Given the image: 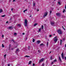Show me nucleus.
I'll use <instances>...</instances> for the list:
<instances>
[{
  "instance_id": "nucleus-1",
  "label": "nucleus",
  "mask_w": 66,
  "mask_h": 66,
  "mask_svg": "<svg viewBox=\"0 0 66 66\" xmlns=\"http://www.w3.org/2000/svg\"><path fill=\"white\" fill-rule=\"evenodd\" d=\"M28 21H27V20H25V22H24V26L26 27H27V25H28Z\"/></svg>"
},
{
  "instance_id": "nucleus-2",
  "label": "nucleus",
  "mask_w": 66,
  "mask_h": 66,
  "mask_svg": "<svg viewBox=\"0 0 66 66\" xmlns=\"http://www.w3.org/2000/svg\"><path fill=\"white\" fill-rule=\"evenodd\" d=\"M57 32H58V33H59V34L60 35L62 34V31H61V29H59L58 30Z\"/></svg>"
},
{
  "instance_id": "nucleus-3",
  "label": "nucleus",
  "mask_w": 66,
  "mask_h": 66,
  "mask_svg": "<svg viewBox=\"0 0 66 66\" xmlns=\"http://www.w3.org/2000/svg\"><path fill=\"white\" fill-rule=\"evenodd\" d=\"M54 41L55 43H56V41H57V37L56 36L54 38Z\"/></svg>"
},
{
  "instance_id": "nucleus-4",
  "label": "nucleus",
  "mask_w": 66,
  "mask_h": 66,
  "mask_svg": "<svg viewBox=\"0 0 66 66\" xmlns=\"http://www.w3.org/2000/svg\"><path fill=\"white\" fill-rule=\"evenodd\" d=\"M47 14L48 13H47V12H45L44 14L43 15V17H45L47 15Z\"/></svg>"
},
{
  "instance_id": "nucleus-5",
  "label": "nucleus",
  "mask_w": 66,
  "mask_h": 66,
  "mask_svg": "<svg viewBox=\"0 0 66 66\" xmlns=\"http://www.w3.org/2000/svg\"><path fill=\"white\" fill-rule=\"evenodd\" d=\"M55 22L54 21H53V22H51V25L52 26H53V24H54Z\"/></svg>"
},
{
  "instance_id": "nucleus-6",
  "label": "nucleus",
  "mask_w": 66,
  "mask_h": 66,
  "mask_svg": "<svg viewBox=\"0 0 66 66\" xmlns=\"http://www.w3.org/2000/svg\"><path fill=\"white\" fill-rule=\"evenodd\" d=\"M61 56L62 59H64V53H62Z\"/></svg>"
},
{
  "instance_id": "nucleus-7",
  "label": "nucleus",
  "mask_w": 66,
  "mask_h": 66,
  "mask_svg": "<svg viewBox=\"0 0 66 66\" xmlns=\"http://www.w3.org/2000/svg\"><path fill=\"white\" fill-rule=\"evenodd\" d=\"M56 15L58 16H61V13H57L56 14Z\"/></svg>"
},
{
  "instance_id": "nucleus-8",
  "label": "nucleus",
  "mask_w": 66,
  "mask_h": 66,
  "mask_svg": "<svg viewBox=\"0 0 66 66\" xmlns=\"http://www.w3.org/2000/svg\"><path fill=\"white\" fill-rule=\"evenodd\" d=\"M44 58H42L39 61V63H41V62H43V61H44Z\"/></svg>"
},
{
  "instance_id": "nucleus-9",
  "label": "nucleus",
  "mask_w": 66,
  "mask_h": 66,
  "mask_svg": "<svg viewBox=\"0 0 66 66\" xmlns=\"http://www.w3.org/2000/svg\"><path fill=\"white\" fill-rule=\"evenodd\" d=\"M19 51V49L18 48L17 49H16V51H15V53L17 54L18 52Z\"/></svg>"
},
{
  "instance_id": "nucleus-10",
  "label": "nucleus",
  "mask_w": 66,
  "mask_h": 66,
  "mask_svg": "<svg viewBox=\"0 0 66 66\" xmlns=\"http://www.w3.org/2000/svg\"><path fill=\"white\" fill-rule=\"evenodd\" d=\"M37 44H39V43H40L41 42L40 41V40H38L37 41Z\"/></svg>"
},
{
  "instance_id": "nucleus-11",
  "label": "nucleus",
  "mask_w": 66,
  "mask_h": 66,
  "mask_svg": "<svg viewBox=\"0 0 66 66\" xmlns=\"http://www.w3.org/2000/svg\"><path fill=\"white\" fill-rule=\"evenodd\" d=\"M59 60L60 61V62H62V60H61V57H60L59 56Z\"/></svg>"
},
{
  "instance_id": "nucleus-12",
  "label": "nucleus",
  "mask_w": 66,
  "mask_h": 66,
  "mask_svg": "<svg viewBox=\"0 0 66 66\" xmlns=\"http://www.w3.org/2000/svg\"><path fill=\"white\" fill-rule=\"evenodd\" d=\"M2 12H3V10L2 9H0V13H2Z\"/></svg>"
},
{
  "instance_id": "nucleus-13",
  "label": "nucleus",
  "mask_w": 66,
  "mask_h": 66,
  "mask_svg": "<svg viewBox=\"0 0 66 66\" xmlns=\"http://www.w3.org/2000/svg\"><path fill=\"white\" fill-rule=\"evenodd\" d=\"M53 62H57V60H56V59H55V60L53 61Z\"/></svg>"
},
{
  "instance_id": "nucleus-14",
  "label": "nucleus",
  "mask_w": 66,
  "mask_h": 66,
  "mask_svg": "<svg viewBox=\"0 0 66 66\" xmlns=\"http://www.w3.org/2000/svg\"><path fill=\"white\" fill-rule=\"evenodd\" d=\"M31 63H32V61H29L28 64L30 65V64Z\"/></svg>"
},
{
  "instance_id": "nucleus-15",
  "label": "nucleus",
  "mask_w": 66,
  "mask_h": 66,
  "mask_svg": "<svg viewBox=\"0 0 66 66\" xmlns=\"http://www.w3.org/2000/svg\"><path fill=\"white\" fill-rule=\"evenodd\" d=\"M9 50H10V48L11 47V44H10L9 45Z\"/></svg>"
},
{
  "instance_id": "nucleus-16",
  "label": "nucleus",
  "mask_w": 66,
  "mask_h": 66,
  "mask_svg": "<svg viewBox=\"0 0 66 66\" xmlns=\"http://www.w3.org/2000/svg\"><path fill=\"white\" fill-rule=\"evenodd\" d=\"M24 57H30V56H29L26 55Z\"/></svg>"
},
{
  "instance_id": "nucleus-17",
  "label": "nucleus",
  "mask_w": 66,
  "mask_h": 66,
  "mask_svg": "<svg viewBox=\"0 0 66 66\" xmlns=\"http://www.w3.org/2000/svg\"><path fill=\"white\" fill-rule=\"evenodd\" d=\"M18 27H21V25L20 24H18Z\"/></svg>"
},
{
  "instance_id": "nucleus-18",
  "label": "nucleus",
  "mask_w": 66,
  "mask_h": 66,
  "mask_svg": "<svg viewBox=\"0 0 66 66\" xmlns=\"http://www.w3.org/2000/svg\"><path fill=\"white\" fill-rule=\"evenodd\" d=\"M43 45H44V44H43V43H42L41 44H40V46H43Z\"/></svg>"
},
{
  "instance_id": "nucleus-19",
  "label": "nucleus",
  "mask_w": 66,
  "mask_h": 66,
  "mask_svg": "<svg viewBox=\"0 0 66 66\" xmlns=\"http://www.w3.org/2000/svg\"><path fill=\"white\" fill-rule=\"evenodd\" d=\"M30 48H30V46H28V50H29V49H30Z\"/></svg>"
},
{
  "instance_id": "nucleus-20",
  "label": "nucleus",
  "mask_w": 66,
  "mask_h": 66,
  "mask_svg": "<svg viewBox=\"0 0 66 66\" xmlns=\"http://www.w3.org/2000/svg\"><path fill=\"white\" fill-rule=\"evenodd\" d=\"M41 28H42V29H44V26L43 25H42Z\"/></svg>"
},
{
  "instance_id": "nucleus-21",
  "label": "nucleus",
  "mask_w": 66,
  "mask_h": 66,
  "mask_svg": "<svg viewBox=\"0 0 66 66\" xmlns=\"http://www.w3.org/2000/svg\"><path fill=\"white\" fill-rule=\"evenodd\" d=\"M62 40H60V45H62Z\"/></svg>"
},
{
  "instance_id": "nucleus-22",
  "label": "nucleus",
  "mask_w": 66,
  "mask_h": 66,
  "mask_svg": "<svg viewBox=\"0 0 66 66\" xmlns=\"http://www.w3.org/2000/svg\"><path fill=\"white\" fill-rule=\"evenodd\" d=\"M37 23L35 24L34 25V27H35V26H36V25H37Z\"/></svg>"
},
{
  "instance_id": "nucleus-23",
  "label": "nucleus",
  "mask_w": 66,
  "mask_h": 66,
  "mask_svg": "<svg viewBox=\"0 0 66 66\" xmlns=\"http://www.w3.org/2000/svg\"><path fill=\"white\" fill-rule=\"evenodd\" d=\"M5 15H1V17H5Z\"/></svg>"
},
{
  "instance_id": "nucleus-24",
  "label": "nucleus",
  "mask_w": 66,
  "mask_h": 66,
  "mask_svg": "<svg viewBox=\"0 0 66 66\" xmlns=\"http://www.w3.org/2000/svg\"><path fill=\"white\" fill-rule=\"evenodd\" d=\"M58 3L59 4V5H60L61 4V3H60V2H58Z\"/></svg>"
},
{
  "instance_id": "nucleus-25",
  "label": "nucleus",
  "mask_w": 66,
  "mask_h": 66,
  "mask_svg": "<svg viewBox=\"0 0 66 66\" xmlns=\"http://www.w3.org/2000/svg\"><path fill=\"white\" fill-rule=\"evenodd\" d=\"M16 35H17V34L16 33H14V35L15 36Z\"/></svg>"
},
{
  "instance_id": "nucleus-26",
  "label": "nucleus",
  "mask_w": 66,
  "mask_h": 66,
  "mask_svg": "<svg viewBox=\"0 0 66 66\" xmlns=\"http://www.w3.org/2000/svg\"><path fill=\"white\" fill-rule=\"evenodd\" d=\"M51 13H52V11L51 10L50 11V15H51Z\"/></svg>"
},
{
  "instance_id": "nucleus-27",
  "label": "nucleus",
  "mask_w": 66,
  "mask_h": 66,
  "mask_svg": "<svg viewBox=\"0 0 66 66\" xmlns=\"http://www.w3.org/2000/svg\"><path fill=\"white\" fill-rule=\"evenodd\" d=\"M49 44V42H47V46H48V44Z\"/></svg>"
},
{
  "instance_id": "nucleus-28",
  "label": "nucleus",
  "mask_w": 66,
  "mask_h": 66,
  "mask_svg": "<svg viewBox=\"0 0 66 66\" xmlns=\"http://www.w3.org/2000/svg\"><path fill=\"white\" fill-rule=\"evenodd\" d=\"M2 47H3V48L4 47V45L3 44H2Z\"/></svg>"
},
{
  "instance_id": "nucleus-29",
  "label": "nucleus",
  "mask_w": 66,
  "mask_h": 66,
  "mask_svg": "<svg viewBox=\"0 0 66 66\" xmlns=\"http://www.w3.org/2000/svg\"><path fill=\"white\" fill-rule=\"evenodd\" d=\"M53 59V58H52V56H51L50 57V60H52Z\"/></svg>"
},
{
  "instance_id": "nucleus-30",
  "label": "nucleus",
  "mask_w": 66,
  "mask_h": 66,
  "mask_svg": "<svg viewBox=\"0 0 66 66\" xmlns=\"http://www.w3.org/2000/svg\"><path fill=\"white\" fill-rule=\"evenodd\" d=\"M34 41H35V39H33L32 40V42L33 43H34Z\"/></svg>"
},
{
  "instance_id": "nucleus-31",
  "label": "nucleus",
  "mask_w": 66,
  "mask_h": 66,
  "mask_svg": "<svg viewBox=\"0 0 66 66\" xmlns=\"http://www.w3.org/2000/svg\"><path fill=\"white\" fill-rule=\"evenodd\" d=\"M27 11V9H26V10H24L23 11V12H24V13H25V12L26 11Z\"/></svg>"
},
{
  "instance_id": "nucleus-32",
  "label": "nucleus",
  "mask_w": 66,
  "mask_h": 66,
  "mask_svg": "<svg viewBox=\"0 0 66 66\" xmlns=\"http://www.w3.org/2000/svg\"><path fill=\"white\" fill-rule=\"evenodd\" d=\"M9 29H12V27L10 26V27H9Z\"/></svg>"
},
{
  "instance_id": "nucleus-33",
  "label": "nucleus",
  "mask_w": 66,
  "mask_h": 66,
  "mask_svg": "<svg viewBox=\"0 0 66 66\" xmlns=\"http://www.w3.org/2000/svg\"><path fill=\"white\" fill-rule=\"evenodd\" d=\"M12 41L13 42V43H15V41H14V39L12 40Z\"/></svg>"
},
{
  "instance_id": "nucleus-34",
  "label": "nucleus",
  "mask_w": 66,
  "mask_h": 66,
  "mask_svg": "<svg viewBox=\"0 0 66 66\" xmlns=\"http://www.w3.org/2000/svg\"><path fill=\"white\" fill-rule=\"evenodd\" d=\"M3 42H4V43H6V41H5V40H3Z\"/></svg>"
},
{
  "instance_id": "nucleus-35",
  "label": "nucleus",
  "mask_w": 66,
  "mask_h": 66,
  "mask_svg": "<svg viewBox=\"0 0 66 66\" xmlns=\"http://www.w3.org/2000/svg\"><path fill=\"white\" fill-rule=\"evenodd\" d=\"M65 11V9H64L63 11V13H64Z\"/></svg>"
},
{
  "instance_id": "nucleus-36",
  "label": "nucleus",
  "mask_w": 66,
  "mask_h": 66,
  "mask_svg": "<svg viewBox=\"0 0 66 66\" xmlns=\"http://www.w3.org/2000/svg\"><path fill=\"white\" fill-rule=\"evenodd\" d=\"M62 28L63 29V30H65V29L64 28V27H63V26H62Z\"/></svg>"
},
{
  "instance_id": "nucleus-37",
  "label": "nucleus",
  "mask_w": 66,
  "mask_h": 66,
  "mask_svg": "<svg viewBox=\"0 0 66 66\" xmlns=\"http://www.w3.org/2000/svg\"><path fill=\"white\" fill-rule=\"evenodd\" d=\"M40 31H41V29H40L39 30V32H40Z\"/></svg>"
},
{
  "instance_id": "nucleus-38",
  "label": "nucleus",
  "mask_w": 66,
  "mask_h": 66,
  "mask_svg": "<svg viewBox=\"0 0 66 66\" xmlns=\"http://www.w3.org/2000/svg\"><path fill=\"white\" fill-rule=\"evenodd\" d=\"M38 52H39V53H40V50H38Z\"/></svg>"
},
{
  "instance_id": "nucleus-39",
  "label": "nucleus",
  "mask_w": 66,
  "mask_h": 66,
  "mask_svg": "<svg viewBox=\"0 0 66 66\" xmlns=\"http://www.w3.org/2000/svg\"><path fill=\"white\" fill-rule=\"evenodd\" d=\"M6 54H5V55H4V57H6Z\"/></svg>"
},
{
  "instance_id": "nucleus-40",
  "label": "nucleus",
  "mask_w": 66,
  "mask_h": 66,
  "mask_svg": "<svg viewBox=\"0 0 66 66\" xmlns=\"http://www.w3.org/2000/svg\"><path fill=\"white\" fill-rule=\"evenodd\" d=\"M65 38H64L63 39V40H64V41L65 40Z\"/></svg>"
},
{
  "instance_id": "nucleus-41",
  "label": "nucleus",
  "mask_w": 66,
  "mask_h": 66,
  "mask_svg": "<svg viewBox=\"0 0 66 66\" xmlns=\"http://www.w3.org/2000/svg\"><path fill=\"white\" fill-rule=\"evenodd\" d=\"M51 36H52V35H49V37H51Z\"/></svg>"
},
{
  "instance_id": "nucleus-42",
  "label": "nucleus",
  "mask_w": 66,
  "mask_h": 66,
  "mask_svg": "<svg viewBox=\"0 0 66 66\" xmlns=\"http://www.w3.org/2000/svg\"><path fill=\"white\" fill-rule=\"evenodd\" d=\"M44 65H45V64H44V63H43V64H42V66H44Z\"/></svg>"
},
{
  "instance_id": "nucleus-43",
  "label": "nucleus",
  "mask_w": 66,
  "mask_h": 66,
  "mask_svg": "<svg viewBox=\"0 0 66 66\" xmlns=\"http://www.w3.org/2000/svg\"><path fill=\"white\" fill-rule=\"evenodd\" d=\"M35 3H34V4H33L34 6H35Z\"/></svg>"
},
{
  "instance_id": "nucleus-44",
  "label": "nucleus",
  "mask_w": 66,
  "mask_h": 66,
  "mask_svg": "<svg viewBox=\"0 0 66 66\" xmlns=\"http://www.w3.org/2000/svg\"><path fill=\"white\" fill-rule=\"evenodd\" d=\"M7 65L8 66H10V64H8Z\"/></svg>"
},
{
  "instance_id": "nucleus-45",
  "label": "nucleus",
  "mask_w": 66,
  "mask_h": 66,
  "mask_svg": "<svg viewBox=\"0 0 66 66\" xmlns=\"http://www.w3.org/2000/svg\"><path fill=\"white\" fill-rule=\"evenodd\" d=\"M33 66H35V64L33 63Z\"/></svg>"
},
{
  "instance_id": "nucleus-46",
  "label": "nucleus",
  "mask_w": 66,
  "mask_h": 66,
  "mask_svg": "<svg viewBox=\"0 0 66 66\" xmlns=\"http://www.w3.org/2000/svg\"><path fill=\"white\" fill-rule=\"evenodd\" d=\"M22 34V35H24V33H23Z\"/></svg>"
},
{
  "instance_id": "nucleus-47",
  "label": "nucleus",
  "mask_w": 66,
  "mask_h": 66,
  "mask_svg": "<svg viewBox=\"0 0 66 66\" xmlns=\"http://www.w3.org/2000/svg\"><path fill=\"white\" fill-rule=\"evenodd\" d=\"M13 9H11V10L12 11H13Z\"/></svg>"
},
{
  "instance_id": "nucleus-48",
  "label": "nucleus",
  "mask_w": 66,
  "mask_h": 66,
  "mask_svg": "<svg viewBox=\"0 0 66 66\" xmlns=\"http://www.w3.org/2000/svg\"><path fill=\"white\" fill-rule=\"evenodd\" d=\"M64 58H65V60H66V57H65Z\"/></svg>"
},
{
  "instance_id": "nucleus-49",
  "label": "nucleus",
  "mask_w": 66,
  "mask_h": 66,
  "mask_svg": "<svg viewBox=\"0 0 66 66\" xmlns=\"http://www.w3.org/2000/svg\"><path fill=\"white\" fill-rule=\"evenodd\" d=\"M65 9H66V5H65Z\"/></svg>"
},
{
  "instance_id": "nucleus-50",
  "label": "nucleus",
  "mask_w": 66,
  "mask_h": 66,
  "mask_svg": "<svg viewBox=\"0 0 66 66\" xmlns=\"http://www.w3.org/2000/svg\"><path fill=\"white\" fill-rule=\"evenodd\" d=\"M15 0H13L12 2H14V1H15Z\"/></svg>"
},
{
  "instance_id": "nucleus-51",
  "label": "nucleus",
  "mask_w": 66,
  "mask_h": 66,
  "mask_svg": "<svg viewBox=\"0 0 66 66\" xmlns=\"http://www.w3.org/2000/svg\"><path fill=\"white\" fill-rule=\"evenodd\" d=\"M47 62H48V60H47L46 61V64L47 63Z\"/></svg>"
},
{
  "instance_id": "nucleus-52",
  "label": "nucleus",
  "mask_w": 66,
  "mask_h": 66,
  "mask_svg": "<svg viewBox=\"0 0 66 66\" xmlns=\"http://www.w3.org/2000/svg\"><path fill=\"white\" fill-rule=\"evenodd\" d=\"M37 12H38L39 11V9H37Z\"/></svg>"
},
{
  "instance_id": "nucleus-53",
  "label": "nucleus",
  "mask_w": 66,
  "mask_h": 66,
  "mask_svg": "<svg viewBox=\"0 0 66 66\" xmlns=\"http://www.w3.org/2000/svg\"><path fill=\"white\" fill-rule=\"evenodd\" d=\"M51 53V51L50 53H49V54H50V53Z\"/></svg>"
},
{
  "instance_id": "nucleus-54",
  "label": "nucleus",
  "mask_w": 66,
  "mask_h": 66,
  "mask_svg": "<svg viewBox=\"0 0 66 66\" xmlns=\"http://www.w3.org/2000/svg\"><path fill=\"white\" fill-rule=\"evenodd\" d=\"M6 23H8V21H7L6 22Z\"/></svg>"
},
{
  "instance_id": "nucleus-55",
  "label": "nucleus",
  "mask_w": 66,
  "mask_h": 66,
  "mask_svg": "<svg viewBox=\"0 0 66 66\" xmlns=\"http://www.w3.org/2000/svg\"><path fill=\"white\" fill-rule=\"evenodd\" d=\"M53 62H52V63H51V64H53Z\"/></svg>"
},
{
  "instance_id": "nucleus-56",
  "label": "nucleus",
  "mask_w": 66,
  "mask_h": 66,
  "mask_svg": "<svg viewBox=\"0 0 66 66\" xmlns=\"http://www.w3.org/2000/svg\"><path fill=\"white\" fill-rule=\"evenodd\" d=\"M14 50V49H13V48H12V49H11V50Z\"/></svg>"
},
{
  "instance_id": "nucleus-57",
  "label": "nucleus",
  "mask_w": 66,
  "mask_h": 66,
  "mask_svg": "<svg viewBox=\"0 0 66 66\" xmlns=\"http://www.w3.org/2000/svg\"><path fill=\"white\" fill-rule=\"evenodd\" d=\"M63 18H65V16H63Z\"/></svg>"
},
{
  "instance_id": "nucleus-58",
  "label": "nucleus",
  "mask_w": 66,
  "mask_h": 66,
  "mask_svg": "<svg viewBox=\"0 0 66 66\" xmlns=\"http://www.w3.org/2000/svg\"><path fill=\"white\" fill-rule=\"evenodd\" d=\"M4 37V36L3 35L2 36V37Z\"/></svg>"
},
{
  "instance_id": "nucleus-59",
  "label": "nucleus",
  "mask_w": 66,
  "mask_h": 66,
  "mask_svg": "<svg viewBox=\"0 0 66 66\" xmlns=\"http://www.w3.org/2000/svg\"><path fill=\"white\" fill-rule=\"evenodd\" d=\"M27 38H26V40H27Z\"/></svg>"
},
{
  "instance_id": "nucleus-60",
  "label": "nucleus",
  "mask_w": 66,
  "mask_h": 66,
  "mask_svg": "<svg viewBox=\"0 0 66 66\" xmlns=\"http://www.w3.org/2000/svg\"><path fill=\"white\" fill-rule=\"evenodd\" d=\"M15 16V15H13V17H14Z\"/></svg>"
},
{
  "instance_id": "nucleus-61",
  "label": "nucleus",
  "mask_w": 66,
  "mask_h": 66,
  "mask_svg": "<svg viewBox=\"0 0 66 66\" xmlns=\"http://www.w3.org/2000/svg\"><path fill=\"white\" fill-rule=\"evenodd\" d=\"M65 47H66V44L65 45Z\"/></svg>"
},
{
  "instance_id": "nucleus-62",
  "label": "nucleus",
  "mask_w": 66,
  "mask_h": 66,
  "mask_svg": "<svg viewBox=\"0 0 66 66\" xmlns=\"http://www.w3.org/2000/svg\"><path fill=\"white\" fill-rule=\"evenodd\" d=\"M11 19H12V18H10V20H11Z\"/></svg>"
},
{
  "instance_id": "nucleus-63",
  "label": "nucleus",
  "mask_w": 66,
  "mask_h": 66,
  "mask_svg": "<svg viewBox=\"0 0 66 66\" xmlns=\"http://www.w3.org/2000/svg\"><path fill=\"white\" fill-rule=\"evenodd\" d=\"M6 39H7V38H6Z\"/></svg>"
},
{
  "instance_id": "nucleus-64",
  "label": "nucleus",
  "mask_w": 66,
  "mask_h": 66,
  "mask_svg": "<svg viewBox=\"0 0 66 66\" xmlns=\"http://www.w3.org/2000/svg\"><path fill=\"white\" fill-rule=\"evenodd\" d=\"M31 15H30V17H31Z\"/></svg>"
}]
</instances>
